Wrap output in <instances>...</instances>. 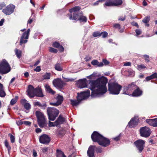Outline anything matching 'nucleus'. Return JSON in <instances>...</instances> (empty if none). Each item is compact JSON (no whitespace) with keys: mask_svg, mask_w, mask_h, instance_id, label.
Wrapping results in <instances>:
<instances>
[{"mask_svg":"<svg viewBox=\"0 0 157 157\" xmlns=\"http://www.w3.org/2000/svg\"><path fill=\"white\" fill-rule=\"evenodd\" d=\"M107 78L102 77L96 80L90 81V89L92 90L91 98L99 97L103 95L107 91L106 86Z\"/></svg>","mask_w":157,"mask_h":157,"instance_id":"1","label":"nucleus"},{"mask_svg":"<svg viewBox=\"0 0 157 157\" xmlns=\"http://www.w3.org/2000/svg\"><path fill=\"white\" fill-rule=\"evenodd\" d=\"M90 90L87 89L86 91H82L80 93H78L77 97V100H71V104L73 106H76L82 100L87 99L90 95Z\"/></svg>","mask_w":157,"mask_h":157,"instance_id":"2","label":"nucleus"},{"mask_svg":"<svg viewBox=\"0 0 157 157\" xmlns=\"http://www.w3.org/2000/svg\"><path fill=\"white\" fill-rule=\"evenodd\" d=\"M121 86L116 82H110L108 84V90L110 94L118 95L122 88Z\"/></svg>","mask_w":157,"mask_h":157,"instance_id":"3","label":"nucleus"},{"mask_svg":"<svg viewBox=\"0 0 157 157\" xmlns=\"http://www.w3.org/2000/svg\"><path fill=\"white\" fill-rule=\"evenodd\" d=\"M35 114L37 118V121L39 126L42 128L46 127V119L43 113L37 111L36 112Z\"/></svg>","mask_w":157,"mask_h":157,"instance_id":"4","label":"nucleus"},{"mask_svg":"<svg viewBox=\"0 0 157 157\" xmlns=\"http://www.w3.org/2000/svg\"><path fill=\"white\" fill-rule=\"evenodd\" d=\"M47 110L48 119L52 121L55 119L59 113V111L58 109L53 107H48Z\"/></svg>","mask_w":157,"mask_h":157,"instance_id":"5","label":"nucleus"},{"mask_svg":"<svg viewBox=\"0 0 157 157\" xmlns=\"http://www.w3.org/2000/svg\"><path fill=\"white\" fill-rule=\"evenodd\" d=\"M95 151H96L97 153H101L102 152V148L100 147H97L95 145L90 146L87 152V155L89 157H95Z\"/></svg>","mask_w":157,"mask_h":157,"instance_id":"6","label":"nucleus"},{"mask_svg":"<svg viewBox=\"0 0 157 157\" xmlns=\"http://www.w3.org/2000/svg\"><path fill=\"white\" fill-rule=\"evenodd\" d=\"M10 71V67L7 62L5 60L0 62V74H6L9 72Z\"/></svg>","mask_w":157,"mask_h":157,"instance_id":"7","label":"nucleus"},{"mask_svg":"<svg viewBox=\"0 0 157 157\" xmlns=\"http://www.w3.org/2000/svg\"><path fill=\"white\" fill-rule=\"evenodd\" d=\"M70 20H78L80 22L86 23L87 21L86 17L84 16L82 11L79 12L78 15L72 18V14H68Z\"/></svg>","mask_w":157,"mask_h":157,"instance_id":"8","label":"nucleus"},{"mask_svg":"<svg viewBox=\"0 0 157 157\" xmlns=\"http://www.w3.org/2000/svg\"><path fill=\"white\" fill-rule=\"evenodd\" d=\"M145 141L139 139L134 142L133 143L138 152L141 153L143 151L145 147Z\"/></svg>","mask_w":157,"mask_h":157,"instance_id":"9","label":"nucleus"},{"mask_svg":"<svg viewBox=\"0 0 157 157\" xmlns=\"http://www.w3.org/2000/svg\"><path fill=\"white\" fill-rule=\"evenodd\" d=\"M137 86L134 84H132L128 85V86L124 87L123 90V94L131 96L132 94L130 93L133 90L136 88Z\"/></svg>","mask_w":157,"mask_h":157,"instance_id":"10","label":"nucleus"},{"mask_svg":"<svg viewBox=\"0 0 157 157\" xmlns=\"http://www.w3.org/2000/svg\"><path fill=\"white\" fill-rule=\"evenodd\" d=\"M30 29H28L27 31L25 32L21 35L20 41V45H21L23 44L26 43L27 41V39L29 38V35Z\"/></svg>","mask_w":157,"mask_h":157,"instance_id":"11","label":"nucleus"},{"mask_svg":"<svg viewBox=\"0 0 157 157\" xmlns=\"http://www.w3.org/2000/svg\"><path fill=\"white\" fill-rule=\"evenodd\" d=\"M140 136L144 137H148L151 134V129L146 126L140 128Z\"/></svg>","mask_w":157,"mask_h":157,"instance_id":"12","label":"nucleus"},{"mask_svg":"<svg viewBox=\"0 0 157 157\" xmlns=\"http://www.w3.org/2000/svg\"><path fill=\"white\" fill-rule=\"evenodd\" d=\"M102 136V135L97 132L95 131L92 134L91 138L94 142H96L98 144Z\"/></svg>","mask_w":157,"mask_h":157,"instance_id":"13","label":"nucleus"},{"mask_svg":"<svg viewBox=\"0 0 157 157\" xmlns=\"http://www.w3.org/2000/svg\"><path fill=\"white\" fill-rule=\"evenodd\" d=\"M15 8V6L12 4L8 5L5 9L2 10V12L6 15H10L13 13Z\"/></svg>","mask_w":157,"mask_h":157,"instance_id":"14","label":"nucleus"},{"mask_svg":"<svg viewBox=\"0 0 157 157\" xmlns=\"http://www.w3.org/2000/svg\"><path fill=\"white\" fill-rule=\"evenodd\" d=\"M36 88H34L33 86L32 85H29L28 87L27 95L31 98H33L35 95V92Z\"/></svg>","mask_w":157,"mask_h":157,"instance_id":"15","label":"nucleus"},{"mask_svg":"<svg viewBox=\"0 0 157 157\" xmlns=\"http://www.w3.org/2000/svg\"><path fill=\"white\" fill-rule=\"evenodd\" d=\"M110 144V140L103 136L98 144L103 147H106L109 146Z\"/></svg>","mask_w":157,"mask_h":157,"instance_id":"16","label":"nucleus"},{"mask_svg":"<svg viewBox=\"0 0 157 157\" xmlns=\"http://www.w3.org/2000/svg\"><path fill=\"white\" fill-rule=\"evenodd\" d=\"M50 139L48 136L44 134L40 136L39 138L40 142L43 144H47L49 143Z\"/></svg>","mask_w":157,"mask_h":157,"instance_id":"17","label":"nucleus"},{"mask_svg":"<svg viewBox=\"0 0 157 157\" xmlns=\"http://www.w3.org/2000/svg\"><path fill=\"white\" fill-rule=\"evenodd\" d=\"M53 84L55 87L58 88L62 89L63 86V82L58 78L54 79L53 81Z\"/></svg>","mask_w":157,"mask_h":157,"instance_id":"18","label":"nucleus"},{"mask_svg":"<svg viewBox=\"0 0 157 157\" xmlns=\"http://www.w3.org/2000/svg\"><path fill=\"white\" fill-rule=\"evenodd\" d=\"M56 99L57 100L56 102L51 103L50 105L56 106L62 104L63 100V98L62 96L58 95L56 97Z\"/></svg>","mask_w":157,"mask_h":157,"instance_id":"19","label":"nucleus"},{"mask_svg":"<svg viewBox=\"0 0 157 157\" xmlns=\"http://www.w3.org/2000/svg\"><path fill=\"white\" fill-rule=\"evenodd\" d=\"M138 119L137 117H134L132 118L128 123V125L131 128L133 127L138 124Z\"/></svg>","mask_w":157,"mask_h":157,"instance_id":"20","label":"nucleus"},{"mask_svg":"<svg viewBox=\"0 0 157 157\" xmlns=\"http://www.w3.org/2000/svg\"><path fill=\"white\" fill-rule=\"evenodd\" d=\"M81 8L79 6H76L69 10V11L70 13H71L73 12L72 18H74V17H75L78 15L80 12H78V11Z\"/></svg>","mask_w":157,"mask_h":157,"instance_id":"21","label":"nucleus"},{"mask_svg":"<svg viewBox=\"0 0 157 157\" xmlns=\"http://www.w3.org/2000/svg\"><path fill=\"white\" fill-rule=\"evenodd\" d=\"M86 81L87 80L86 78L79 79L78 81L79 87L80 88H83L86 87L87 86Z\"/></svg>","mask_w":157,"mask_h":157,"instance_id":"22","label":"nucleus"},{"mask_svg":"<svg viewBox=\"0 0 157 157\" xmlns=\"http://www.w3.org/2000/svg\"><path fill=\"white\" fill-rule=\"evenodd\" d=\"M134 90L132 96L133 97H138L141 96L142 94V91L138 87Z\"/></svg>","mask_w":157,"mask_h":157,"instance_id":"23","label":"nucleus"},{"mask_svg":"<svg viewBox=\"0 0 157 157\" xmlns=\"http://www.w3.org/2000/svg\"><path fill=\"white\" fill-rule=\"evenodd\" d=\"M65 119L62 117L60 115L59 116L57 119L55 121V124H57V127L59 126V125L62 124L65 121Z\"/></svg>","mask_w":157,"mask_h":157,"instance_id":"24","label":"nucleus"},{"mask_svg":"<svg viewBox=\"0 0 157 157\" xmlns=\"http://www.w3.org/2000/svg\"><path fill=\"white\" fill-rule=\"evenodd\" d=\"M34 105L35 106H37L40 107L43 109H45L47 107V105L45 102L41 103L39 101H36L34 103Z\"/></svg>","mask_w":157,"mask_h":157,"instance_id":"25","label":"nucleus"},{"mask_svg":"<svg viewBox=\"0 0 157 157\" xmlns=\"http://www.w3.org/2000/svg\"><path fill=\"white\" fill-rule=\"evenodd\" d=\"M27 100L25 99H22L21 101V103L24 104V107L26 110H29L31 108V105L29 103H26Z\"/></svg>","mask_w":157,"mask_h":157,"instance_id":"26","label":"nucleus"},{"mask_svg":"<svg viewBox=\"0 0 157 157\" xmlns=\"http://www.w3.org/2000/svg\"><path fill=\"white\" fill-rule=\"evenodd\" d=\"M157 78V73H155L150 76L146 77V79L144 81H148L153 79Z\"/></svg>","mask_w":157,"mask_h":157,"instance_id":"27","label":"nucleus"},{"mask_svg":"<svg viewBox=\"0 0 157 157\" xmlns=\"http://www.w3.org/2000/svg\"><path fill=\"white\" fill-rule=\"evenodd\" d=\"M35 96L41 97L44 96L42 90L40 88H36Z\"/></svg>","mask_w":157,"mask_h":157,"instance_id":"28","label":"nucleus"},{"mask_svg":"<svg viewBox=\"0 0 157 157\" xmlns=\"http://www.w3.org/2000/svg\"><path fill=\"white\" fill-rule=\"evenodd\" d=\"M45 88L46 91L50 94L53 95L56 93L55 91L53 90L50 86L48 84L45 85Z\"/></svg>","mask_w":157,"mask_h":157,"instance_id":"29","label":"nucleus"},{"mask_svg":"<svg viewBox=\"0 0 157 157\" xmlns=\"http://www.w3.org/2000/svg\"><path fill=\"white\" fill-rule=\"evenodd\" d=\"M6 95V93L4 90L3 85L2 84L0 83V96L4 97Z\"/></svg>","mask_w":157,"mask_h":157,"instance_id":"30","label":"nucleus"},{"mask_svg":"<svg viewBox=\"0 0 157 157\" xmlns=\"http://www.w3.org/2000/svg\"><path fill=\"white\" fill-rule=\"evenodd\" d=\"M104 6H114L113 0H107L104 4Z\"/></svg>","mask_w":157,"mask_h":157,"instance_id":"31","label":"nucleus"},{"mask_svg":"<svg viewBox=\"0 0 157 157\" xmlns=\"http://www.w3.org/2000/svg\"><path fill=\"white\" fill-rule=\"evenodd\" d=\"M66 132L65 130L64 129H62L58 131L57 134L59 136L62 137L65 134Z\"/></svg>","mask_w":157,"mask_h":157,"instance_id":"32","label":"nucleus"},{"mask_svg":"<svg viewBox=\"0 0 157 157\" xmlns=\"http://www.w3.org/2000/svg\"><path fill=\"white\" fill-rule=\"evenodd\" d=\"M150 20V17L147 16L145 17V18L142 21L143 23L145 24V26H146L148 27L149 25L147 23Z\"/></svg>","mask_w":157,"mask_h":157,"instance_id":"33","label":"nucleus"},{"mask_svg":"<svg viewBox=\"0 0 157 157\" xmlns=\"http://www.w3.org/2000/svg\"><path fill=\"white\" fill-rule=\"evenodd\" d=\"M114 6H117L122 3V0H113Z\"/></svg>","mask_w":157,"mask_h":157,"instance_id":"34","label":"nucleus"},{"mask_svg":"<svg viewBox=\"0 0 157 157\" xmlns=\"http://www.w3.org/2000/svg\"><path fill=\"white\" fill-rule=\"evenodd\" d=\"M15 52L17 57L18 58H20L21 56V51L20 50L16 49L15 50Z\"/></svg>","mask_w":157,"mask_h":157,"instance_id":"35","label":"nucleus"},{"mask_svg":"<svg viewBox=\"0 0 157 157\" xmlns=\"http://www.w3.org/2000/svg\"><path fill=\"white\" fill-rule=\"evenodd\" d=\"M55 68L56 70L59 71H61L63 70L60 63H58L55 64Z\"/></svg>","mask_w":157,"mask_h":157,"instance_id":"36","label":"nucleus"},{"mask_svg":"<svg viewBox=\"0 0 157 157\" xmlns=\"http://www.w3.org/2000/svg\"><path fill=\"white\" fill-rule=\"evenodd\" d=\"M57 157H66L63 152L60 150L58 149L57 150Z\"/></svg>","mask_w":157,"mask_h":157,"instance_id":"37","label":"nucleus"},{"mask_svg":"<svg viewBox=\"0 0 157 157\" xmlns=\"http://www.w3.org/2000/svg\"><path fill=\"white\" fill-rule=\"evenodd\" d=\"M51 73H46L43 75L44 79H49L50 78Z\"/></svg>","mask_w":157,"mask_h":157,"instance_id":"38","label":"nucleus"},{"mask_svg":"<svg viewBox=\"0 0 157 157\" xmlns=\"http://www.w3.org/2000/svg\"><path fill=\"white\" fill-rule=\"evenodd\" d=\"M136 67L137 69L139 70H141L144 69L146 68V67L143 64H141L140 65L137 64V66Z\"/></svg>","mask_w":157,"mask_h":157,"instance_id":"39","label":"nucleus"},{"mask_svg":"<svg viewBox=\"0 0 157 157\" xmlns=\"http://www.w3.org/2000/svg\"><path fill=\"white\" fill-rule=\"evenodd\" d=\"M146 121L149 125L153 127V119H147Z\"/></svg>","mask_w":157,"mask_h":157,"instance_id":"40","label":"nucleus"},{"mask_svg":"<svg viewBox=\"0 0 157 157\" xmlns=\"http://www.w3.org/2000/svg\"><path fill=\"white\" fill-rule=\"evenodd\" d=\"M5 146L8 149V153H9L11 149L10 146L9 145V143L6 140L5 142Z\"/></svg>","mask_w":157,"mask_h":157,"instance_id":"41","label":"nucleus"},{"mask_svg":"<svg viewBox=\"0 0 157 157\" xmlns=\"http://www.w3.org/2000/svg\"><path fill=\"white\" fill-rule=\"evenodd\" d=\"M101 33L98 32H94L93 33V36L94 37H99L101 36Z\"/></svg>","mask_w":157,"mask_h":157,"instance_id":"42","label":"nucleus"},{"mask_svg":"<svg viewBox=\"0 0 157 157\" xmlns=\"http://www.w3.org/2000/svg\"><path fill=\"white\" fill-rule=\"evenodd\" d=\"M143 56L144 58V59L146 62L148 63L150 61V60L149 59V56L147 55H144Z\"/></svg>","mask_w":157,"mask_h":157,"instance_id":"43","label":"nucleus"},{"mask_svg":"<svg viewBox=\"0 0 157 157\" xmlns=\"http://www.w3.org/2000/svg\"><path fill=\"white\" fill-rule=\"evenodd\" d=\"M98 63V61L97 60H94L91 62V63L92 65L94 66L96 65L97 66Z\"/></svg>","mask_w":157,"mask_h":157,"instance_id":"44","label":"nucleus"},{"mask_svg":"<svg viewBox=\"0 0 157 157\" xmlns=\"http://www.w3.org/2000/svg\"><path fill=\"white\" fill-rule=\"evenodd\" d=\"M9 135H10V139L11 142L12 143H13L15 141V137L12 134H9Z\"/></svg>","mask_w":157,"mask_h":157,"instance_id":"45","label":"nucleus"},{"mask_svg":"<svg viewBox=\"0 0 157 157\" xmlns=\"http://www.w3.org/2000/svg\"><path fill=\"white\" fill-rule=\"evenodd\" d=\"M48 125L49 127H52V126H57V124H55V121L53 123L52 122H51L50 121H49Z\"/></svg>","mask_w":157,"mask_h":157,"instance_id":"46","label":"nucleus"},{"mask_svg":"<svg viewBox=\"0 0 157 157\" xmlns=\"http://www.w3.org/2000/svg\"><path fill=\"white\" fill-rule=\"evenodd\" d=\"M49 51L50 52L53 53H57V50L56 49L54 48H50L49 49Z\"/></svg>","mask_w":157,"mask_h":157,"instance_id":"47","label":"nucleus"},{"mask_svg":"<svg viewBox=\"0 0 157 157\" xmlns=\"http://www.w3.org/2000/svg\"><path fill=\"white\" fill-rule=\"evenodd\" d=\"M60 44L59 42H55L53 44V46L55 48H58Z\"/></svg>","mask_w":157,"mask_h":157,"instance_id":"48","label":"nucleus"},{"mask_svg":"<svg viewBox=\"0 0 157 157\" xmlns=\"http://www.w3.org/2000/svg\"><path fill=\"white\" fill-rule=\"evenodd\" d=\"M102 62L103 63H104V64L105 65H108L109 63V61H108L106 59H103Z\"/></svg>","mask_w":157,"mask_h":157,"instance_id":"49","label":"nucleus"},{"mask_svg":"<svg viewBox=\"0 0 157 157\" xmlns=\"http://www.w3.org/2000/svg\"><path fill=\"white\" fill-rule=\"evenodd\" d=\"M101 35L103 38H105L108 36V33L105 32H101Z\"/></svg>","mask_w":157,"mask_h":157,"instance_id":"50","label":"nucleus"},{"mask_svg":"<svg viewBox=\"0 0 157 157\" xmlns=\"http://www.w3.org/2000/svg\"><path fill=\"white\" fill-rule=\"evenodd\" d=\"M17 101L16 99H12L10 101V104L11 105H13L16 103Z\"/></svg>","mask_w":157,"mask_h":157,"instance_id":"51","label":"nucleus"},{"mask_svg":"<svg viewBox=\"0 0 157 157\" xmlns=\"http://www.w3.org/2000/svg\"><path fill=\"white\" fill-rule=\"evenodd\" d=\"M153 127H157V120L156 118L153 119Z\"/></svg>","mask_w":157,"mask_h":157,"instance_id":"52","label":"nucleus"},{"mask_svg":"<svg viewBox=\"0 0 157 157\" xmlns=\"http://www.w3.org/2000/svg\"><path fill=\"white\" fill-rule=\"evenodd\" d=\"M34 70L35 71H36L37 72H39L41 70V69L40 68V66H38L36 67V68H35Z\"/></svg>","mask_w":157,"mask_h":157,"instance_id":"53","label":"nucleus"},{"mask_svg":"<svg viewBox=\"0 0 157 157\" xmlns=\"http://www.w3.org/2000/svg\"><path fill=\"white\" fill-rule=\"evenodd\" d=\"M31 123L29 121H23V124L27 125L30 126L31 125Z\"/></svg>","mask_w":157,"mask_h":157,"instance_id":"54","label":"nucleus"},{"mask_svg":"<svg viewBox=\"0 0 157 157\" xmlns=\"http://www.w3.org/2000/svg\"><path fill=\"white\" fill-rule=\"evenodd\" d=\"M121 136V134H120L119 135H118L117 137L113 138V139L114 140H115L116 141H118L120 139V137Z\"/></svg>","mask_w":157,"mask_h":157,"instance_id":"55","label":"nucleus"},{"mask_svg":"<svg viewBox=\"0 0 157 157\" xmlns=\"http://www.w3.org/2000/svg\"><path fill=\"white\" fill-rule=\"evenodd\" d=\"M92 58V57L91 56H86V58H85V60L86 61H89Z\"/></svg>","mask_w":157,"mask_h":157,"instance_id":"56","label":"nucleus"},{"mask_svg":"<svg viewBox=\"0 0 157 157\" xmlns=\"http://www.w3.org/2000/svg\"><path fill=\"white\" fill-rule=\"evenodd\" d=\"M135 31L137 36L140 35L141 33V31L139 29H136Z\"/></svg>","mask_w":157,"mask_h":157,"instance_id":"57","label":"nucleus"},{"mask_svg":"<svg viewBox=\"0 0 157 157\" xmlns=\"http://www.w3.org/2000/svg\"><path fill=\"white\" fill-rule=\"evenodd\" d=\"M16 124L18 126L21 125L23 124V121H19L16 122Z\"/></svg>","mask_w":157,"mask_h":157,"instance_id":"58","label":"nucleus"},{"mask_svg":"<svg viewBox=\"0 0 157 157\" xmlns=\"http://www.w3.org/2000/svg\"><path fill=\"white\" fill-rule=\"evenodd\" d=\"M105 0H99L94 2L93 4L94 6H96L98 5L99 3L101 2H102V1H104Z\"/></svg>","mask_w":157,"mask_h":157,"instance_id":"59","label":"nucleus"},{"mask_svg":"<svg viewBox=\"0 0 157 157\" xmlns=\"http://www.w3.org/2000/svg\"><path fill=\"white\" fill-rule=\"evenodd\" d=\"M113 26L115 28H117L119 29H120V25L119 24H115Z\"/></svg>","mask_w":157,"mask_h":157,"instance_id":"60","label":"nucleus"},{"mask_svg":"<svg viewBox=\"0 0 157 157\" xmlns=\"http://www.w3.org/2000/svg\"><path fill=\"white\" fill-rule=\"evenodd\" d=\"M131 63L130 62H125L124 63V66H131Z\"/></svg>","mask_w":157,"mask_h":157,"instance_id":"61","label":"nucleus"},{"mask_svg":"<svg viewBox=\"0 0 157 157\" xmlns=\"http://www.w3.org/2000/svg\"><path fill=\"white\" fill-rule=\"evenodd\" d=\"M48 149V147H44L42 149V152L44 153H45L47 152Z\"/></svg>","mask_w":157,"mask_h":157,"instance_id":"62","label":"nucleus"},{"mask_svg":"<svg viewBox=\"0 0 157 157\" xmlns=\"http://www.w3.org/2000/svg\"><path fill=\"white\" fill-rule=\"evenodd\" d=\"M58 48H59V50L60 52H63L64 50L63 47L61 45H60L59 46V47Z\"/></svg>","mask_w":157,"mask_h":157,"instance_id":"63","label":"nucleus"},{"mask_svg":"<svg viewBox=\"0 0 157 157\" xmlns=\"http://www.w3.org/2000/svg\"><path fill=\"white\" fill-rule=\"evenodd\" d=\"M104 65L103 63V62H98V63L97 65V67H102Z\"/></svg>","mask_w":157,"mask_h":157,"instance_id":"64","label":"nucleus"}]
</instances>
